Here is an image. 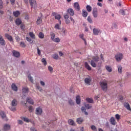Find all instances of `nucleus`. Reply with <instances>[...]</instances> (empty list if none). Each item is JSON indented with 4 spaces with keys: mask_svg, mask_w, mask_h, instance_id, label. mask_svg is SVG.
<instances>
[{
    "mask_svg": "<svg viewBox=\"0 0 131 131\" xmlns=\"http://www.w3.org/2000/svg\"><path fill=\"white\" fill-rule=\"evenodd\" d=\"M117 68H118V73L121 74L123 72L122 68H121V66H117Z\"/></svg>",
    "mask_w": 131,
    "mask_h": 131,
    "instance_id": "a19ab883",
    "label": "nucleus"
},
{
    "mask_svg": "<svg viewBox=\"0 0 131 131\" xmlns=\"http://www.w3.org/2000/svg\"><path fill=\"white\" fill-rule=\"evenodd\" d=\"M90 66H92L93 68H96V64L95 63V62H93V61H90Z\"/></svg>",
    "mask_w": 131,
    "mask_h": 131,
    "instance_id": "37998d69",
    "label": "nucleus"
},
{
    "mask_svg": "<svg viewBox=\"0 0 131 131\" xmlns=\"http://www.w3.org/2000/svg\"><path fill=\"white\" fill-rule=\"evenodd\" d=\"M63 18L66 19H68V18H70V17H68V15L65 14L63 15Z\"/></svg>",
    "mask_w": 131,
    "mask_h": 131,
    "instance_id": "052dcab7",
    "label": "nucleus"
},
{
    "mask_svg": "<svg viewBox=\"0 0 131 131\" xmlns=\"http://www.w3.org/2000/svg\"><path fill=\"white\" fill-rule=\"evenodd\" d=\"M50 39L55 43L60 42V39L58 37L55 38V34H53V33H50Z\"/></svg>",
    "mask_w": 131,
    "mask_h": 131,
    "instance_id": "7ed1b4c3",
    "label": "nucleus"
},
{
    "mask_svg": "<svg viewBox=\"0 0 131 131\" xmlns=\"http://www.w3.org/2000/svg\"><path fill=\"white\" fill-rule=\"evenodd\" d=\"M37 55H40V50L37 48Z\"/></svg>",
    "mask_w": 131,
    "mask_h": 131,
    "instance_id": "774afa93",
    "label": "nucleus"
},
{
    "mask_svg": "<svg viewBox=\"0 0 131 131\" xmlns=\"http://www.w3.org/2000/svg\"><path fill=\"white\" fill-rule=\"evenodd\" d=\"M48 70H49V71H50V72H52V71H53V69L52 68V67H50V66H49Z\"/></svg>",
    "mask_w": 131,
    "mask_h": 131,
    "instance_id": "680f3d73",
    "label": "nucleus"
},
{
    "mask_svg": "<svg viewBox=\"0 0 131 131\" xmlns=\"http://www.w3.org/2000/svg\"><path fill=\"white\" fill-rule=\"evenodd\" d=\"M31 131H37V129H35V127H31Z\"/></svg>",
    "mask_w": 131,
    "mask_h": 131,
    "instance_id": "e2e57ef3",
    "label": "nucleus"
},
{
    "mask_svg": "<svg viewBox=\"0 0 131 131\" xmlns=\"http://www.w3.org/2000/svg\"><path fill=\"white\" fill-rule=\"evenodd\" d=\"M24 102L29 103V104H30L31 105L33 104V101L32 100V99L30 98V97H27V98L26 99V101H24Z\"/></svg>",
    "mask_w": 131,
    "mask_h": 131,
    "instance_id": "f3484780",
    "label": "nucleus"
},
{
    "mask_svg": "<svg viewBox=\"0 0 131 131\" xmlns=\"http://www.w3.org/2000/svg\"><path fill=\"white\" fill-rule=\"evenodd\" d=\"M15 23H16V25L17 26H18V25H24L22 24V20H21L20 18H16Z\"/></svg>",
    "mask_w": 131,
    "mask_h": 131,
    "instance_id": "f8f14e48",
    "label": "nucleus"
},
{
    "mask_svg": "<svg viewBox=\"0 0 131 131\" xmlns=\"http://www.w3.org/2000/svg\"><path fill=\"white\" fill-rule=\"evenodd\" d=\"M114 119H117V120H120V115L116 114L115 118H113Z\"/></svg>",
    "mask_w": 131,
    "mask_h": 131,
    "instance_id": "5fc2aeb1",
    "label": "nucleus"
},
{
    "mask_svg": "<svg viewBox=\"0 0 131 131\" xmlns=\"http://www.w3.org/2000/svg\"><path fill=\"white\" fill-rule=\"evenodd\" d=\"M27 4L31 5V8L35 9L37 8V3H35V0H29Z\"/></svg>",
    "mask_w": 131,
    "mask_h": 131,
    "instance_id": "39448f33",
    "label": "nucleus"
},
{
    "mask_svg": "<svg viewBox=\"0 0 131 131\" xmlns=\"http://www.w3.org/2000/svg\"><path fill=\"white\" fill-rule=\"evenodd\" d=\"M35 88L37 89V90H39V92H42V88H40V86L36 85H35Z\"/></svg>",
    "mask_w": 131,
    "mask_h": 131,
    "instance_id": "a18cd8bd",
    "label": "nucleus"
},
{
    "mask_svg": "<svg viewBox=\"0 0 131 131\" xmlns=\"http://www.w3.org/2000/svg\"><path fill=\"white\" fill-rule=\"evenodd\" d=\"M27 78L29 79V81H31V82H33V79L32 78V76H30V74H29V75L27 76Z\"/></svg>",
    "mask_w": 131,
    "mask_h": 131,
    "instance_id": "c03bdc74",
    "label": "nucleus"
},
{
    "mask_svg": "<svg viewBox=\"0 0 131 131\" xmlns=\"http://www.w3.org/2000/svg\"><path fill=\"white\" fill-rule=\"evenodd\" d=\"M84 106H82V108H81V110H82V112L84 113L85 116H88V113H87L86 112H85V109L90 110V108H92V106H90V104H85Z\"/></svg>",
    "mask_w": 131,
    "mask_h": 131,
    "instance_id": "20e7f679",
    "label": "nucleus"
},
{
    "mask_svg": "<svg viewBox=\"0 0 131 131\" xmlns=\"http://www.w3.org/2000/svg\"><path fill=\"white\" fill-rule=\"evenodd\" d=\"M123 106L126 108V110L131 111V108L130 107H129V104H128V103H123Z\"/></svg>",
    "mask_w": 131,
    "mask_h": 131,
    "instance_id": "a211bd4d",
    "label": "nucleus"
},
{
    "mask_svg": "<svg viewBox=\"0 0 131 131\" xmlns=\"http://www.w3.org/2000/svg\"><path fill=\"white\" fill-rule=\"evenodd\" d=\"M68 123H69L70 125L75 126V122H73V120L69 119V120H68Z\"/></svg>",
    "mask_w": 131,
    "mask_h": 131,
    "instance_id": "cd10ccee",
    "label": "nucleus"
},
{
    "mask_svg": "<svg viewBox=\"0 0 131 131\" xmlns=\"http://www.w3.org/2000/svg\"><path fill=\"white\" fill-rule=\"evenodd\" d=\"M85 69H87V70L91 71L92 68L90 67V66L88 65V63L85 62Z\"/></svg>",
    "mask_w": 131,
    "mask_h": 131,
    "instance_id": "72a5a7b5",
    "label": "nucleus"
},
{
    "mask_svg": "<svg viewBox=\"0 0 131 131\" xmlns=\"http://www.w3.org/2000/svg\"><path fill=\"white\" fill-rule=\"evenodd\" d=\"M75 103H77L73 102V100H72V99L69 100V105H70V106H73Z\"/></svg>",
    "mask_w": 131,
    "mask_h": 131,
    "instance_id": "58836bf2",
    "label": "nucleus"
},
{
    "mask_svg": "<svg viewBox=\"0 0 131 131\" xmlns=\"http://www.w3.org/2000/svg\"><path fill=\"white\" fill-rule=\"evenodd\" d=\"M100 59H102V60H103V55L100 54V57H99L98 56L93 57L92 58V59L93 60H90V61H93V62H98V61H100Z\"/></svg>",
    "mask_w": 131,
    "mask_h": 131,
    "instance_id": "423d86ee",
    "label": "nucleus"
},
{
    "mask_svg": "<svg viewBox=\"0 0 131 131\" xmlns=\"http://www.w3.org/2000/svg\"><path fill=\"white\" fill-rule=\"evenodd\" d=\"M57 55L62 56H63V53H62V52H59V55Z\"/></svg>",
    "mask_w": 131,
    "mask_h": 131,
    "instance_id": "0e129e2a",
    "label": "nucleus"
},
{
    "mask_svg": "<svg viewBox=\"0 0 131 131\" xmlns=\"http://www.w3.org/2000/svg\"><path fill=\"white\" fill-rule=\"evenodd\" d=\"M85 101H87V102L89 103H93V99L90 98H87L85 99Z\"/></svg>",
    "mask_w": 131,
    "mask_h": 131,
    "instance_id": "473e14b6",
    "label": "nucleus"
},
{
    "mask_svg": "<svg viewBox=\"0 0 131 131\" xmlns=\"http://www.w3.org/2000/svg\"><path fill=\"white\" fill-rule=\"evenodd\" d=\"M29 92V89L27 88H23V93L27 94Z\"/></svg>",
    "mask_w": 131,
    "mask_h": 131,
    "instance_id": "c9c22d12",
    "label": "nucleus"
},
{
    "mask_svg": "<svg viewBox=\"0 0 131 131\" xmlns=\"http://www.w3.org/2000/svg\"><path fill=\"white\" fill-rule=\"evenodd\" d=\"M79 37H80L81 39H82V40H83V42H84L85 45H86V41H85V38H83V35H79Z\"/></svg>",
    "mask_w": 131,
    "mask_h": 131,
    "instance_id": "79ce46f5",
    "label": "nucleus"
},
{
    "mask_svg": "<svg viewBox=\"0 0 131 131\" xmlns=\"http://www.w3.org/2000/svg\"><path fill=\"white\" fill-rule=\"evenodd\" d=\"M12 15H14V17H18V15H20V12H18V11H14L12 12Z\"/></svg>",
    "mask_w": 131,
    "mask_h": 131,
    "instance_id": "4be33fe9",
    "label": "nucleus"
},
{
    "mask_svg": "<svg viewBox=\"0 0 131 131\" xmlns=\"http://www.w3.org/2000/svg\"><path fill=\"white\" fill-rule=\"evenodd\" d=\"M0 116H1V118L4 120H6V113H4V112H0ZM7 121V120H6Z\"/></svg>",
    "mask_w": 131,
    "mask_h": 131,
    "instance_id": "a878e982",
    "label": "nucleus"
},
{
    "mask_svg": "<svg viewBox=\"0 0 131 131\" xmlns=\"http://www.w3.org/2000/svg\"><path fill=\"white\" fill-rule=\"evenodd\" d=\"M12 56L16 58H18L19 56H20V53H19L18 52H17L15 50H14L12 51Z\"/></svg>",
    "mask_w": 131,
    "mask_h": 131,
    "instance_id": "6e6552de",
    "label": "nucleus"
},
{
    "mask_svg": "<svg viewBox=\"0 0 131 131\" xmlns=\"http://www.w3.org/2000/svg\"><path fill=\"white\" fill-rule=\"evenodd\" d=\"M58 56L59 55H57V54H54L52 55V58H54L55 60H57L58 59Z\"/></svg>",
    "mask_w": 131,
    "mask_h": 131,
    "instance_id": "de8ad7c7",
    "label": "nucleus"
},
{
    "mask_svg": "<svg viewBox=\"0 0 131 131\" xmlns=\"http://www.w3.org/2000/svg\"><path fill=\"white\" fill-rule=\"evenodd\" d=\"M26 40H27V42H31V44L33 43V41H32V38L29 37H26Z\"/></svg>",
    "mask_w": 131,
    "mask_h": 131,
    "instance_id": "f704fd0d",
    "label": "nucleus"
},
{
    "mask_svg": "<svg viewBox=\"0 0 131 131\" xmlns=\"http://www.w3.org/2000/svg\"><path fill=\"white\" fill-rule=\"evenodd\" d=\"M105 69L106 70V71H108V72H111V67H108V66H105Z\"/></svg>",
    "mask_w": 131,
    "mask_h": 131,
    "instance_id": "4c0bfd02",
    "label": "nucleus"
},
{
    "mask_svg": "<svg viewBox=\"0 0 131 131\" xmlns=\"http://www.w3.org/2000/svg\"><path fill=\"white\" fill-rule=\"evenodd\" d=\"M110 124H112V125H116V120H115L113 117L110 118Z\"/></svg>",
    "mask_w": 131,
    "mask_h": 131,
    "instance_id": "393cba45",
    "label": "nucleus"
},
{
    "mask_svg": "<svg viewBox=\"0 0 131 131\" xmlns=\"http://www.w3.org/2000/svg\"><path fill=\"white\" fill-rule=\"evenodd\" d=\"M11 89H12V91H17V86L15 85V84L12 83L11 85Z\"/></svg>",
    "mask_w": 131,
    "mask_h": 131,
    "instance_id": "c756f323",
    "label": "nucleus"
},
{
    "mask_svg": "<svg viewBox=\"0 0 131 131\" xmlns=\"http://www.w3.org/2000/svg\"><path fill=\"white\" fill-rule=\"evenodd\" d=\"M20 47L25 48V43L24 42H20Z\"/></svg>",
    "mask_w": 131,
    "mask_h": 131,
    "instance_id": "bf43d9fd",
    "label": "nucleus"
},
{
    "mask_svg": "<svg viewBox=\"0 0 131 131\" xmlns=\"http://www.w3.org/2000/svg\"><path fill=\"white\" fill-rule=\"evenodd\" d=\"M11 105L15 107V106H17V100L15 99L12 100V101L11 102Z\"/></svg>",
    "mask_w": 131,
    "mask_h": 131,
    "instance_id": "b1692460",
    "label": "nucleus"
},
{
    "mask_svg": "<svg viewBox=\"0 0 131 131\" xmlns=\"http://www.w3.org/2000/svg\"><path fill=\"white\" fill-rule=\"evenodd\" d=\"M54 28L57 30H60L59 26H58V24H55V26L54 27Z\"/></svg>",
    "mask_w": 131,
    "mask_h": 131,
    "instance_id": "6e6d98bb",
    "label": "nucleus"
},
{
    "mask_svg": "<svg viewBox=\"0 0 131 131\" xmlns=\"http://www.w3.org/2000/svg\"><path fill=\"white\" fill-rule=\"evenodd\" d=\"M35 114H37V115H40L42 114V108H40V107L35 108Z\"/></svg>",
    "mask_w": 131,
    "mask_h": 131,
    "instance_id": "1a4fd4ad",
    "label": "nucleus"
},
{
    "mask_svg": "<svg viewBox=\"0 0 131 131\" xmlns=\"http://www.w3.org/2000/svg\"><path fill=\"white\" fill-rule=\"evenodd\" d=\"M74 8H75V10L77 11H80V5H78V3L75 2L74 3Z\"/></svg>",
    "mask_w": 131,
    "mask_h": 131,
    "instance_id": "ddd939ff",
    "label": "nucleus"
},
{
    "mask_svg": "<svg viewBox=\"0 0 131 131\" xmlns=\"http://www.w3.org/2000/svg\"><path fill=\"white\" fill-rule=\"evenodd\" d=\"M90 129L93 131H96V127H95V125H92L90 126Z\"/></svg>",
    "mask_w": 131,
    "mask_h": 131,
    "instance_id": "3c124183",
    "label": "nucleus"
},
{
    "mask_svg": "<svg viewBox=\"0 0 131 131\" xmlns=\"http://www.w3.org/2000/svg\"><path fill=\"white\" fill-rule=\"evenodd\" d=\"M115 59L117 60V62L121 61V59H123V54L117 53V55H115Z\"/></svg>",
    "mask_w": 131,
    "mask_h": 131,
    "instance_id": "0eeeda50",
    "label": "nucleus"
},
{
    "mask_svg": "<svg viewBox=\"0 0 131 131\" xmlns=\"http://www.w3.org/2000/svg\"><path fill=\"white\" fill-rule=\"evenodd\" d=\"M120 14H122V15H124V10H123V9H120Z\"/></svg>",
    "mask_w": 131,
    "mask_h": 131,
    "instance_id": "4d7b16f0",
    "label": "nucleus"
},
{
    "mask_svg": "<svg viewBox=\"0 0 131 131\" xmlns=\"http://www.w3.org/2000/svg\"><path fill=\"white\" fill-rule=\"evenodd\" d=\"M40 61H41L42 63L44 64V66H47V61L45 60V58H42V59L40 60Z\"/></svg>",
    "mask_w": 131,
    "mask_h": 131,
    "instance_id": "49530a36",
    "label": "nucleus"
},
{
    "mask_svg": "<svg viewBox=\"0 0 131 131\" xmlns=\"http://www.w3.org/2000/svg\"><path fill=\"white\" fill-rule=\"evenodd\" d=\"M0 45L1 46H6V41L4 40V39L2 38V37H0Z\"/></svg>",
    "mask_w": 131,
    "mask_h": 131,
    "instance_id": "bb28decb",
    "label": "nucleus"
},
{
    "mask_svg": "<svg viewBox=\"0 0 131 131\" xmlns=\"http://www.w3.org/2000/svg\"><path fill=\"white\" fill-rule=\"evenodd\" d=\"M29 36L31 37L29 38H31L32 39H35V35H33V32H29Z\"/></svg>",
    "mask_w": 131,
    "mask_h": 131,
    "instance_id": "2f4dec72",
    "label": "nucleus"
},
{
    "mask_svg": "<svg viewBox=\"0 0 131 131\" xmlns=\"http://www.w3.org/2000/svg\"><path fill=\"white\" fill-rule=\"evenodd\" d=\"M19 26H20V30H24V29H25V26L24 25H19Z\"/></svg>",
    "mask_w": 131,
    "mask_h": 131,
    "instance_id": "13d9d810",
    "label": "nucleus"
},
{
    "mask_svg": "<svg viewBox=\"0 0 131 131\" xmlns=\"http://www.w3.org/2000/svg\"><path fill=\"white\" fill-rule=\"evenodd\" d=\"M115 5H117V7H121V2L117 1V2L115 3Z\"/></svg>",
    "mask_w": 131,
    "mask_h": 131,
    "instance_id": "09e8293b",
    "label": "nucleus"
},
{
    "mask_svg": "<svg viewBox=\"0 0 131 131\" xmlns=\"http://www.w3.org/2000/svg\"><path fill=\"white\" fill-rule=\"evenodd\" d=\"M100 89L102 91L106 92V91L108 90V83L106 81L100 82Z\"/></svg>",
    "mask_w": 131,
    "mask_h": 131,
    "instance_id": "f03ea898",
    "label": "nucleus"
},
{
    "mask_svg": "<svg viewBox=\"0 0 131 131\" xmlns=\"http://www.w3.org/2000/svg\"><path fill=\"white\" fill-rule=\"evenodd\" d=\"M70 21H72V23H75V20H73V18H72V17H70V20L66 19V24H70Z\"/></svg>",
    "mask_w": 131,
    "mask_h": 131,
    "instance_id": "aec40b11",
    "label": "nucleus"
},
{
    "mask_svg": "<svg viewBox=\"0 0 131 131\" xmlns=\"http://www.w3.org/2000/svg\"><path fill=\"white\" fill-rule=\"evenodd\" d=\"M35 24H37V25H40L42 24V18L40 17H37V21H35Z\"/></svg>",
    "mask_w": 131,
    "mask_h": 131,
    "instance_id": "5701e85b",
    "label": "nucleus"
},
{
    "mask_svg": "<svg viewBox=\"0 0 131 131\" xmlns=\"http://www.w3.org/2000/svg\"><path fill=\"white\" fill-rule=\"evenodd\" d=\"M82 122H83V119H81V118H77V123L81 124Z\"/></svg>",
    "mask_w": 131,
    "mask_h": 131,
    "instance_id": "7c9ffc66",
    "label": "nucleus"
},
{
    "mask_svg": "<svg viewBox=\"0 0 131 131\" xmlns=\"http://www.w3.org/2000/svg\"><path fill=\"white\" fill-rule=\"evenodd\" d=\"M23 120L24 121V122H26L27 123L30 122V121L29 120V119H27V118L23 117Z\"/></svg>",
    "mask_w": 131,
    "mask_h": 131,
    "instance_id": "8fccbe9b",
    "label": "nucleus"
},
{
    "mask_svg": "<svg viewBox=\"0 0 131 131\" xmlns=\"http://www.w3.org/2000/svg\"><path fill=\"white\" fill-rule=\"evenodd\" d=\"M4 36H5L6 38L7 39V40H9V41L12 42V41H13V39H12V36H10V35L8 34H5V35H4Z\"/></svg>",
    "mask_w": 131,
    "mask_h": 131,
    "instance_id": "6ab92c4d",
    "label": "nucleus"
},
{
    "mask_svg": "<svg viewBox=\"0 0 131 131\" xmlns=\"http://www.w3.org/2000/svg\"><path fill=\"white\" fill-rule=\"evenodd\" d=\"M67 13L70 16H73L75 14L74 12H73V9L72 8H69L67 9Z\"/></svg>",
    "mask_w": 131,
    "mask_h": 131,
    "instance_id": "9d476101",
    "label": "nucleus"
},
{
    "mask_svg": "<svg viewBox=\"0 0 131 131\" xmlns=\"http://www.w3.org/2000/svg\"><path fill=\"white\" fill-rule=\"evenodd\" d=\"M52 16H54L55 17V19H57V20H59V22H60V15L57 14V13L55 12H52Z\"/></svg>",
    "mask_w": 131,
    "mask_h": 131,
    "instance_id": "9b49d317",
    "label": "nucleus"
},
{
    "mask_svg": "<svg viewBox=\"0 0 131 131\" xmlns=\"http://www.w3.org/2000/svg\"><path fill=\"white\" fill-rule=\"evenodd\" d=\"M84 81L85 84L90 85V82H92V79L90 78H85V79L83 80Z\"/></svg>",
    "mask_w": 131,
    "mask_h": 131,
    "instance_id": "dca6fc26",
    "label": "nucleus"
},
{
    "mask_svg": "<svg viewBox=\"0 0 131 131\" xmlns=\"http://www.w3.org/2000/svg\"><path fill=\"white\" fill-rule=\"evenodd\" d=\"M10 129V125L6 124L4 125V128H3V131H7Z\"/></svg>",
    "mask_w": 131,
    "mask_h": 131,
    "instance_id": "412c9836",
    "label": "nucleus"
},
{
    "mask_svg": "<svg viewBox=\"0 0 131 131\" xmlns=\"http://www.w3.org/2000/svg\"><path fill=\"white\" fill-rule=\"evenodd\" d=\"M75 103L78 105L80 104V96H77V97H75Z\"/></svg>",
    "mask_w": 131,
    "mask_h": 131,
    "instance_id": "c85d7f7f",
    "label": "nucleus"
},
{
    "mask_svg": "<svg viewBox=\"0 0 131 131\" xmlns=\"http://www.w3.org/2000/svg\"><path fill=\"white\" fill-rule=\"evenodd\" d=\"M14 38H15V39H16V41L18 42V41H19V40H20V38L18 37V36H17V35H15V36H14Z\"/></svg>",
    "mask_w": 131,
    "mask_h": 131,
    "instance_id": "603ef678",
    "label": "nucleus"
},
{
    "mask_svg": "<svg viewBox=\"0 0 131 131\" xmlns=\"http://www.w3.org/2000/svg\"><path fill=\"white\" fill-rule=\"evenodd\" d=\"M27 103H29V102L20 101V104H23V106H27Z\"/></svg>",
    "mask_w": 131,
    "mask_h": 131,
    "instance_id": "ea45409f",
    "label": "nucleus"
},
{
    "mask_svg": "<svg viewBox=\"0 0 131 131\" xmlns=\"http://www.w3.org/2000/svg\"><path fill=\"white\" fill-rule=\"evenodd\" d=\"M10 2H11V5H14V2H15V0H9Z\"/></svg>",
    "mask_w": 131,
    "mask_h": 131,
    "instance_id": "338daca9",
    "label": "nucleus"
},
{
    "mask_svg": "<svg viewBox=\"0 0 131 131\" xmlns=\"http://www.w3.org/2000/svg\"><path fill=\"white\" fill-rule=\"evenodd\" d=\"M85 18H87V21H89V23L92 24L93 23V21L92 20V18H90V16L89 17H85Z\"/></svg>",
    "mask_w": 131,
    "mask_h": 131,
    "instance_id": "e433bc0d",
    "label": "nucleus"
},
{
    "mask_svg": "<svg viewBox=\"0 0 131 131\" xmlns=\"http://www.w3.org/2000/svg\"><path fill=\"white\" fill-rule=\"evenodd\" d=\"M85 9H87V10H85L86 12H92V15H93V18L98 17V11H97L96 8H93V9H92L91 6H90V5H87V6L85 7Z\"/></svg>",
    "mask_w": 131,
    "mask_h": 131,
    "instance_id": "f257e3e1",
    "label": "nucleus"
},
{
    "mask_svg": "<svg viewBox=\"0 0 131 131\" xmlns=\"http://www.w3.org/2000/svg\"><path fill=\"white\" fill-rule=\"evenodd\" d=\"M39 38L40 39L43 38V33H42V32H39Z\"/></svg>",
    "mask_w": 131,
    "mask_h": 131,
    "instance_id": "864d4df0",
    "label": "nucleus"
},
{
    "mask_svg": "<svg viewBox=\"0 0 131 131\" xmlns=\"http://www.w3.org/2000/svg\"><path fill=\"white\" fill-rule=\"evenodd\" d=\"M93 35H98V34H100V30L96 28H93Z\"/></svg>",
    "mask_w": 131,
    "mask_h": 131,
    "instance_id": "2eb2a0df",
    "label": "nucleus"
},
{
    "mask_svg": "<svg viewBox=\"0 0 131 131\" xmlns=\"http://www.w3.org/2000/svg\"><path fill=\"white\" fill-rule=\"evenodd\" d=\"M88 11H85V9L82 10V17H83V18L85 17H88Z\"/></svg>",
    "mask_w": 131,
    "mask_h": 131,
    "instance_id": "4468645a",
    "label": "nucleus"
},
{
    "mask_svg": "<svg viewBox=\"0 0 131 131\" xmlns=\"http://www.w3.org/2000/svg\"><path fill=\"white\" fill-rule=\"evenodd\" d=\"M40 85L45 86V83L43 82V81H40Z\"/></svg>",
    "mask_w": 131,
    "mask_h": 131,
    "instance_id": "69168bd1",
    "label": "nucleus"
}]
</instances>
